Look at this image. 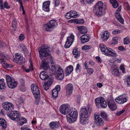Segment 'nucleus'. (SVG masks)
<instances>
[{"instance_id":"f257e3e1","label":"nucleus","mask_w":130,"mask_h":130,"mask_svg":"<svg viewBox=\"0 0 130 130\" xmlns=\"http://www.w3.org/2000/svg\"><path fill=\"white\" fill-rule=\"evenodd\" d=\"M51 49L46 45L44 44L41 46L38 49L39 56L42 60H52V56L50 54Z\"/></svg>"},{"instance_id":"f03ea898","label":"nucleus","mask_w":130,"mask_h":130,"mask_svg":"<svg viewBox=\"0 0 130 130\" xmlns=\"http://www.w3.org/2000/svg\"><path fill=\"white\" fill-rule=\"evenodd\" d=\"M90 106L88 105L87 108L85 107L81 108L80 111V120L81 123L84 125L88 123V118L90 113L88 110Z\"/></svg>"},{"instance_id":"7ed1b4c3","label":"nucleus","mask_w":130,"mask_h":130,"mask_svg":"<svg viewBox=\"0 0 130 130\" xmlns=\"http://www.w3.org/2000/svg\"><path fill=\"white\" fill-rule=\"evenodd\" d=\"M99 47L103 53L107 56H111L113 57H116L117 56V54L115 51L110 48H109V50L103 44H101Z\"/></svg>"},{"instance_id":"20e7f679","label":"nucleus","mask_w":130,"mask_h":130,"mask_svg":"<svg viewBox=\"0 0 130 130\" xmlns=\"http://www.w3.org/2000/svg\"><path fill=\"white\" fill-rule=\"evenodd\" d=\"M103 7V3L101 1L96 4L93 9L96 15L99 16L102 15Z\"/></svg>"},{"instance_id":"39448f33","label":"nucleus","mask_w":130,"mask_h":130,"mask_svg":"<svg viewBox=\"0 0 130 130\" xmlns=\"http://www.w3.org/2000/svg\"><path fill=\"white\" fill-rule=\"evenodd\" d=\"M66 115L68 121L70 123H71L75 121L77 119L78 113L77 111L72 110Z\"/></svg>"},{"instance_id":"423d86ee","label":"nucleus","mask_w":130,"mask_h":130,"mask_svg":"<svg viewBox=\"0 0 130 130\" xmlns=\"http://www.w3.org/2000/svg\"><path fill=\"white\" fill-rule=\"evenodd\" d=\"M57 25V21L55 20H53L50 21L49 23L44 25V27L46 31H50Z\"/></svg>"},{"instance_id":"0eeeda50","label":"nucleus","mask_w":130,"mask_h":130,"mask_svg":"<svg viewBox=\"0 0 130 130\" xmlns=\"http://www.w3.org/2000/svg\"><path fill=\"white\" fill-rule=\"evenodd\" d=\"M95 103L96 105L98 107L100 106L103 108L106 107L107 104L104 98L102 97H100L97 98L95 99Z\"/></svg>"},{"instance_id":"6e6552de","label":"nucleus","mask_w":130,"mask_h":130,"mask_svg":"<svg viewBox=\"0 0 130 130\" xmlns=\"http://www.w3.org/2000/svg\"><path fill=\"white\" fill-rule=\"evenodd\" d=\"M19 113L17 111H11L7 115L11 120L16 121H18L20 119V116Z\"/></svg>"},{"instance_id":"1a4fd4ad","label":"nucleus","mask_w":130,"mask_h":130,"mask_svg":"<svg viewBox=\"0 0 130 130\" xmlns=\"http://www.w3.org/2000/svg\"><path fill=\"white\" fill-rule=\"evenodd\" d=\"M48 77L45 80L44 85H43L44 89L47 91L49 88L53 81V78L52 75H49Z\"/></svg>"},{"instance_id":"9d476101","label":"nucleus","mask_w":130,"mask_h":130,"mask_svg":"<svg viewBox=\"0 0 130 130\" xmlns=\"http://www.w3.org/2000/svg\"><path fill=\"white\" fill-rule=\"evenodd\" d=\"M59 110L62 114L67 115L70 113V112L72 111L73 109H70L67 105H63L60 107Z\"/></svg>"},{"instance_id":"9b49d317","label":"nucleus","mask_w":130,"mask_h":130,"mask_svg":"<svg viewBox=\"0 0 130 130\" xmlns=\"http://www.w3.org/2000/svg\"><path fill=\"white\" fill-rule=\"evenodd\" d=\"M31 89L35 98L37 99L39 101V99L40 97V95L38 86L36 85L32 84L31 85Z\"/></svg>"},{"instance_id":"f8f14e48","label":"nucleus","mask_w":130,"mask_h":130,"mask_svg":"<svg viewBox=\"0 0 130 130\" xmlns=\"http://www.w3.org/2000/svg\"><path fill=\"white\" fill-rule=\"evenodd\" d=\"M56 78L57 80H62L64 77V72L61 67H59L56 71Z\"/></svg>"},{"instance_id":"ddd939ff","label":"nucleus","mask_w":130,"mask_h":130,"mask_svg":"<svg viewBox=\"0 0 130 130\" xmlns=\"http://www.w3.org/2000/svg\"><path fill=\"white\" fill-rule=\"evenodd\" d=\"M25 60L23 57L20 55H18V53L15 54V58L14 60V62L18 64H23L24 63Z\"/></svg>"},{"instance_id":"4468645a","label":"nucleus","mask_w":130,"mask_h":130,"mask_svg":"<svg viewBox=\"0 0 130 130\" xmlns=\"http://www.w3.org/2000/svg\"><path fill=\"white\" fill-rule=\"evenodd\" d=\"M74 36L72 34H71L70 36L68 37L67 40L64 45L66 48H69L72 44L74 39Z\"/></svg>"},{"instance_id":"2eb2a0df","label":"nucleus","mask_w":130,"mask_h":130,"mask_svg":"<svg viewBox=\"0 0 130 130\" xmlns=\"http://www.w3.org/2000/svg\"><path fill=\"white\" fill-rule=\"evenodd\" d=\"M3 106L4 109L7 111H11L14 108L12 103L8 102L4 103L3 104Z\"/></svg>"},{"instance_id":"dca6fc26","label":"nucleus","mask_w":130,"mask_h":130,"mask_svg":"<svg viewBox=\"0 0 130 130\" xmlns=\"http://www.w3.org/2000/svg\"><path fill=\"white\" fill-rule=\"evenodd\" d=\"M107 105L109 109L112 111L115 110L117 108V106L113 100L111 99L109 100Z\"/></svg>"},{"instance_id":"f3484780","label":"nucleus","mask_w":130,"mask_h":130,"mask_svg":"<svg viewBox=\"0 0 130 130\" xmlns=\"http://www.w3.org/2000/svg\"><path fill=\"white\" fill-rule=\"evenodd\" d=\"M127 98L123 97V95H121L115 99L116 102L119 104H123L127 100Z\"/></svg>"},{"instance_id":"a211bd4d","label":"nucleus","mask_w":130,"mask_h":130,"mask_svg":"<svg viewBox=\"0 0 130 130\" xmlns=\"http://www.w3.org/2000/svg\"><path fill=\"white\" fill-rule=\"evenodd\" d=\"M60 90L59 85H58L56 86L55 88L52 91V97L53 99H55L58 96V92Z\"/></svg>"},{"instance_id":"6ab92c4d","label":"nucleus","mask_w":130,"mask_h":130,"mask_svg":"<svg viewBox=\"0 0 130 130\" xmlns=\"http://www.w3.org/2000/svg\"><path fill=\"white\" fill-rule=\"evenodd\" d=\"M94 122L97 126H102L104 124V121L102 119L97 115L95 116Z\"/></svg>"},{"instance_id":"aec40b11","label":"nucleus","mask_w":130,"mask_h":130,"mask_svg":"<svg viewBox=\"0 0 130 130\" xmlns=\"http://www.w3.org/2000/svg\"><path fill=\"white\" fill-rule=\"evenodd\" d=\"M66 93L67 94H71L73 89L72 85L71 84H68L66 87Z\"/></svg>"},{"instance_id":"412c9836","label":"nucleus","mask_w":130,"mask_h":130,"mask_svg":"<svg viewBox=\"0 0 130 130\" xmlns=\"http://www.w3.org/2000/svg\"><path fill=\"white\" fill-rule=\"evenodd\" d=\"M51 75V74L48 75L46 71H43L40 73L39 77L42 80H45L48 78L49 75Z\"/></svg>"},{"instance_id":"4be33fe9","label":"nucleus","mask_w":130,"mask_h":130,"mask_svg":"<svg viewBox=\"0 0 130 130\" xmlns=\"http://www.w3.org/2000/svg\"><path fill=\"white\" fill-rule=\"evenodd\" d=\"M50 2L49 1L46 2L43 4V9L45 11L48 12L50 11L49 8Z\"/></svg>"},{"instance_id":"5701e85b","label":"nucleus","mask_w":130,"mask_h":130,"mask_svg":"<svg viewBox=\"0 0 130 130\" xmlns=\"http://www.w3.org/2000/svg\"><path fill=\"white\" fill-rule=\"evenodd\" d=\"M0 126H1L2 129L4 130L6 128L7 124L6 121L3 119H0Z\"/></svg>"},{"instance_id":"b1692460","label":"nucleus","mask_w":130,"mask_h":130,"mask_svg":"<svg viewBox=\"0 0 130 130\" xmlns=\"http://www.w3.org/2000/svg\"><path fill=\"white\" fill-rule=\"evenodd\" d=\"M77 28L82 34H86L87 32V30L86 28L84 26H77Z\"/></svg>"},{"instance_id":"393cba45","label":"nucleus","mask_w":130,"mask_h":130,"mask_svg":"<svg viewBox=\"0 0 130 130\" xmlns=\"http://www.w3.org/2000/svg\"><path fill=\"white\" fill-rule=\"evenodd\" d=\"M56 69L57 68L53 65L51 66L50 68L49 67V69H48V70H49L48 72L50 74L55 75L56 73Z\"/></svg>"},{"instance_id":"a878e982","label":"nucleus","mask_w":130,"mask_h":130,"mask_svg":"<svg viewBox=\"0 0 130 130\" xmlns=\"http://www.w3.org/2000/svg\"><path fill=\"white\" fill-rule=\"evenodd\" d=\"M46 60H42V67L45 70H48V69H49V67L48 64V63L46 62ZM48 60V59L47 60Z\"/></svg>"},{"instance_id":"bb28decb","label":"nucleus","mask_w":130,"mask_h":130,"mask_svg":"<svg viewBox=\"0 0 130 130\" xmlns=\"http://www.w3.org/2000/svg\"><path fill=\"white\" fill-rule=\"evenodd\" d=\"M102 38L103 40H107L109 37V33L107 31L102 32L101 35Z\"/></svg>"},{"instance_id":"cd10ccee","label":"nucleus","mask_w":130,"mask_h":130,"mask_svg":"<svg viewBox=\"0 0 130 130\" xmlns=\"http://www.w3.org/2000/svg\"><path fill=\"white\" fill-rule=\"evenodd\" d=\"M81 40L83 43L87 42L89 40V36L85 35H83L81 37Z\"/></svg>"},{"instance_id":"c85d7f7f","label":"nucleus","mask_w":130,"mask_h":130,"mask_svg":"<svg viewBox=\"0 0 130 130\" xmlns=\"http://www.w3.org/2000/svg\"><path fill=\"white\" fill-rule=\"evenodd\" d=\"M17 82L15 81L14 80L13 81H12V82L10 83L7 85L9 88L11 89H14L17 86Z\"/></svg>"},{"instance_id":"c756f323","label":"nucleus","mask_w":130,"mask_h":130,"mask_svg":"<svg viewBox=\"0 0 130 130\" xmlns=\"http://www.w3.org/2000/svg\"><path fill=\"white\" fill-rule=\"evenodd\" d=\"M73 67L72 66H70L68 67L66 69V76H68L71 74L73 71Z\"/></svg>"},{"instance_id":"7c9ffc66","label":"nucleus","mask_w":130,"mask_h":130,"mask_svg":"<svg viewBox=\"0 0 130 130\" xmlns=\"http://www.w3.org/2000/svg\"><path fill=\"white\" fill-rule=\"evenodd\" d=\"M59 124L57 122H52L49 124V126L51 128L54 129L58 127Z\"/></svg>"},{"instance_id":"2f4dec72","label":"nucleus","mask_w":130,"mask_h":130,"mask_svg":"<svg viewBox=\"0 0 130 130\" xmlns=\"http://www.w3.org/2000/svg\"><path fill=\"white\" fill-rule=\"evenodd\" d=\"M5 83L3 79H1L0 80V89L4 90L6 89Z\"/></svg>"},{"instance_id":"473e14b6","label":"nucleus","mask_w":130,"mask_h":130,"mask_svg":"<svg viewBox=\"0 0 130 130\" xmlns=\"http://www.w3.org/2000/svg\"><path fill=\"white\" fill-rule=\"evenodd\" d=\"M115 16L117 19L122 24L124 23V21L123 19L121 17V15L119 13H116Z\"/></svg>"},{"instance_id":"72a5a7b5","label":"nucleus","mask_w":130,"mask_h":130,"mask_svg":"<svg viewBox=\"0 0 130 130\" xmlns=\"http://www.w3.org/2000/svg\"><path fill=\"white\" fill-rule=\"evenodd\" d=\"M73 54L75 55V58H76L79 57L80 56V52L78 51V49L75 48L72 52Z\"/></svg>"},{"instance_id":"f704fd0d","label":"nucleus","mask_w":130,"mask_h":130,"mask_svg":"<svg viewBox=\"0 0 130 130\" xmlns=\"http://www.w3.org/2000/svg\"><path fill=\"white\" fill-rule=\"evenodd\" d=\"M5 76L7 85L10 83L12 82V81H13L15 80L13 78L10 76L8 75H6Z\"/></svg>"},{"instance_id":"c9c22d12","label":"nucleus","mask_w":130,"mask_h":130,"mask_svg":"<svg viewBox=\"0 0 130 130\" xmlns=\"http://www.w3.org/2000/svg\"><path fill=\"white\" fill-rule=\"evenodd\" d=\"M110 2L114 8H117L119 6L118 3L115 0H110Z\"/></svg>"},{"instance_id":"e433bc0d","label":"nucleus","mask_w":130,"mask_h":130,"mask_svg":"<svg viewBox=\"0 0 130 130\" xmlns=\"http://www.w3.org/2000/svg\"><path fill=\"white\" fill-rule=\"evenodd\" d=\"M112 73L113 75L116 76H119L120 75L119 70L116 68L112 71Z\"/></svg>"},{"instance_id":"4c0bfd02","label":"nucleus","mask_w":130,"mask_h":130,"mask_svg":"<svg viewBox=\"0 0 130 130\" xmlns=\"http://www.w3.org/2000/svg\"><path fill=\"white\" fill-rule=\"evenodd\" d=\"M20 47L21 48L22 50L23 51L24 54H26L27 53V49L26 46L23 44H21L20 45Z\"/></svg>"},{"instance_id":"58836bf2","label":"nucleus","mask_w":130,"mask_h":130,"mask_svg":"<svg viewBox=\"0 0 130 130\" xmlns=\"http://www.w3.org/2000/svg\"><path fill=\"white\" fill-rule=\"evenodd\" d=\"M21 121L20 123V125H22L24 123H25L27 122V120L26 119L22 117L20 118V120Z\"/></svg>"},{"instance_id":"ea45409f","label":"nucleus","mask_w":130,"mask_h":130,"mask_svg":"<svg viewBox=\"0 0 130 130\" xmlns=\"http://www.w3.org/2000/svg\"><path fill=\"white\" fill-rule=\"evenodd\" d=\"M71 11L70 12L67 13L65 16V18L67 19H69L72 18V15H73L71 13Z\"/></svg>"},{"instance_id":"a19ab883","label":"nucleus","mask_w":130,"mask_h":130,"mask_svg":"<svg viewBox=\"0 0 130 130\" xmlns=\"http://www.w3.org/2000/svg\"><path fill=\"white\" fill-rule=\"evenodd\" d=\"M100 115L102 117L104 118L105 120L107 121L108 120L107 116L105 112H102Z\"/></svg>"},{"instance_id":"79ce46f5","label":"nucleus","mask_w":130,"mask_h":130,"mask_svg":"<svg viewBox=\"0 0 130 130\" xmlns=\"http://www.w3.org/2000/svg\"><path fill=\"white\" fill-rule=\"evenodd\" d=\"M71 11V13L72 15V18H74L77 17L78 16V15L77 14V13L76 11Z\"/></svg>"},{"instance_id":"37998d69","label":"nucleus","mask_w":130,"mask_h":130,"mask_svg":"<svg viewBox=\"0 0 130 130\" xmlns=\"http://www.w3.org/2000/svg\"><path fill=\"white\" fill-rule=\"evenodd\" d=\"M113 42L111 43L112 45H115L118 43V39L117 37H114L112 39Z\"/></svg>"},{"instance_id":"c03bdc74","label":"nucleus","mask_w":130,"mask_h":130,"mask_svg":"<svg viewBox=\"0 0 130 130\" xmlns=\"http://www.w3.org/2000/svg\"><path fill=\"white\" fill-rule=\"evenodd\" d=\"M91 47L90 46L85 45L82 47V49L83 50H86L89 49H90Z\"/></svg>"},{"instance_id":"a18cd8bd","label":"nucleus","mask_w":130,"mask_h":130,"mask_svg":"<svg viewBox=\"0 0 130 130\" xmlns=\"http://www.w3.org/2000/svg\"><path fill=\"white\" fill-rule=\"evenodd\" d=\"M17 24V21L15 20H13L12 22V26L14 29L16 28V27Z\"/></svg>"},{"instance_id":"49530a36","label":"nucleus","mask_w":130,"mask_h":130,"mask_svg":"<svg viewBox=\"0 0 130 130\" xmlns=\"http://www.w3.org/2000/svg\"><path fill=\"white\" fill-rule=\"evenodd\" d=\"M76 22L77 24H81L84 23V21L83 19H82L80 20H76Z\"/></svg>"},{"instance_id":"de8ad7c7","label":"nucleus","mask_w":130,"mask_h":130,"mask_svg":"<svg viewBox=\"0 0 130 130\" xmlns=\"http://www.w3.org/2000/svg\"><path fill=\"white\" fill-rule=\"evenodd\" d=\"M3 4L4 5L3 6L4 8H6L7 9H9L10 8V6L8 5V3L6 2H5Z\"/></svg>"},{"instance_id":"09e8293b","label":"nucleus","mask_w":130,"mask_h":130,"mask_svg":"<svg viewBox=\"0 0 130 130\" xmlns=\"http://www.w3.org/2000/svg\"><path fill=\"white\" fill-rule=\"evenodd\" d=\"M20 89L22 91L24 92L25 91L26 89L25 87V85H21L20 87Z\"/></svg>"},{"instance_id":"8fccbe9b","label":"nucleus","mask_w":130,"mask_h":130,"mask_svg":"<svg viewBox=\"0 0 130 130\" xmlns=\"http://www.w3.org/2000/svg\"><path fill=\"white\" fill-rule=\"evenodd\" d=\"M124 43L125 44H128L129 43V41L128 38H125L124 39Z\"/></svg>"},{"instance_id":"3c124183","label":"nucleus","mask_w":130,"mask_h":130,"mask_svg":"<svg viewBox=\"0 0 130 130\" xmlns=\"http://www.w3.org/2000/svg\"><path fill=\"white\" fill-rule=\"evenodd\" d=\"M20 82L21 85H25V80L23 78H21L20 79Z\"/></svg>"},{"instance_id":"603ef678","label":"nucleus","mask_w":130,"mask_h":130,"mask_svg":"<svg viewBox=\"0 0 130 130\" xmlns=\"http://www.w3.org/2000/svg\"><path fill=\"white\" fill-rule=\"evenodd\" d=\"M127 79L126 82H127V84L129 86H130V76H128L127 77Z\"/></svg>"},{"instance_id":"864d4df0","label":"nucleus","mask_w":130,"mask_h":130,"mask_svg":"<svg viewBox=\"0 0 130 130\" xmlns=\"http://www.w3.org/2000/svg\"><path fill=\"white\" fill-rule=\"evenodd\" d=\"M125 111V110H123L121 111L118 112L116 114V115L119 116L121 115L122 113L124 112Z\"/></svg>"},{"instance_id":"5fc2aeb1","label":"nucleus","mask_w":130,"mask_h":130,"mask_svg":"<svg viewBox=\"0 0 130 130\" xmlns=\"http://www.w3.org/2000/svg\"><path fill=\"white\" fill-rule=\"evenodd\" d=\"M119 68L122 71L123 73H124L125 72V69L123 65H121L120 66Z\"/></svg>"},{"instance_id":"6e6d98bb","label":"nucleus","mask_w":130,"mask_h":130,"mask_svg":"<svg viewBox=\"0 0 130 130\" xmlns=\"http://www.w3.org/2000/svg\"><path fill=\"white\" fill-rule=\"evenodd\" d=\"M24 37H25L24 36V35L22 34H21L20 36L19 37V38L20 40L21 41H22L24 38Z\"/></svg>"},{"instance_id":"4d7b16f0","label":"nucleus","mask_w":130,"mask_h":130,"mask_svg":"<svg viewBox=\"0 0 130 130\" xmlns=\"http://www.w3.org/2000/svg\"><path fill=\"white\" fill-rule=\"evenodd\" d=\"M6 46V44L3 42H0V47H4Z\"/></svg>"},{"instance_id":"13d9d810","label":"nucleus","mask_w":130,"mask_h":130,"mask_svg":"<svg viewBox=\"0 0 130 130\" xmlns=\"http://www.w3.org/2000/svg\"><path fill=\"white\" fill-rule=\"evenodd\" d=\"M0 8L2 9H4V7L3 4V1L0 0Z\"/></svg>"},{"instance_id":"bf43d9fd","label":"nucleus","mask_w":130,"mask_h":130,"mask_svg":"<svg viewBox=\"0 0 130 130\" xmlns=\"http://www.w3.org/2000/svg\"><path fill=\"white\" fill-rule=\"evenodd\" d=\"M18 102L20 103H22L23 102V99L22 97H20L18 99Z\"/></svg>"},{"instance_id":"052dcab7","label":"nucleus","mask_w":130,"mask_h":130,"mask_svg":"<svg viewBox=\"0 0 130 130\" xmlns=\"http://www.w3.org/2000/svg\"><path fill=\"white\" fill-rule=\"evenodd\" d=\"M55 5L56 6H58L59 4V0H55Z\"/></svg>"},{"instance_id":"680f3d73","label":"nucleus","mask_w":130,"mask_h":130,"mask_svg":"<svg viewBox=\"0 0 130 130\" xmlns=\"http://www.w3.org/2000/svg\"><path fill=\"white\" fill-rule=\"evenodd\" d=\"M13 66V65L10 64H6V66H5V67H6L7 68H11Z\"/></svg>"},{"instance_id":"e2e57ef3","label":"nucleus","mask_w":130,"mask_h":130,"mask_svg":"<svg viewBox=\"0 0 130 130\" xmlns=\"http://www.w3.org/2000/svg\"><path fill=\"white\" fill-rule=\"evenodd\" d=\"M93 70L92 69H90L88 70V72L90 74H91L93 73Z\"/></svg>"},{"instance_id":"0e129e2a","label":"nucleus","mask_w":130,"mask_h":130,"mask_svg":"<svg viewBox=\"0 0 130 130\" xmlns=\"http://www.w3.org/2000/svg\"><path fill=\"white\" fill-rule=\"evenodd\" d=\"M95 58L98 62H102V60L99 56H97Z\"/></svg>"},{"instance_id":"69168bd1","label":"nucleus","mask_w":130,"mask_h":130,"mask_svg":"<svg viewBox=\"0 0 130 130\" xmlns=\"http://www.w3.org/2000/svg\"><path fill=\"white\" fill-rule=\"evenodd\" d=\"M118 49L120 50L124 51L125 50V48L122 46H120L118 47Z\"/></svg>"},{"instance_id":"338daca9","label":"nucleus","mask_w":130,"mask_h":130,"mask_svg":"<svg viewBox=\"0 0 130 130\" xmlns=\"http://www.w3.org/2000/svg\"><path fill=\"white\" fill-rule=\"evenodd\" d=\"M120 30H116L115 31L112 32V33L113 34H117L118 33H119L120 32Z\"/></svg>"},{"instance_id":"774afa93","label":"nucleus","mask_w":130,"mask_h":130,"mask_svg":"<svg viewBox=\"0 0 130 130\" xmlns=\"http://www.w3.org/2000/svg\"><path fill=\"white\" fill-rule=\"evenodd\" d=\"M5 99V98L4 96L0 95V100L1 101L4 100Z\"/></svg>"}]
</instances>
